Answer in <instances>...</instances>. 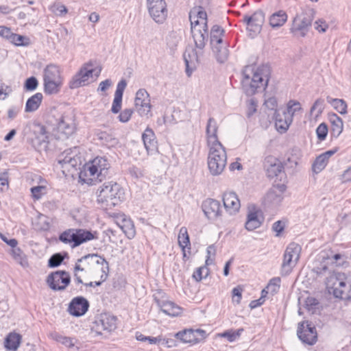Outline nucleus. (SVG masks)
<instances>
[{
	"mask_svg": "<svg viewBox=\"0 0 351 351\" xmlns=\"http://www.w3.org/2000/svg\"><path fill=\"white\" fill-rule=\"evenodd\" d=\"M217 130L218 125L216 120L213 117L209 118L207 122L206 129L207 143L208 146H212L217 143H221L218 141L217 135Z\"/></svg>",
	"mask_w": 351,
	"mask_h": 351,
	"instance_id": "c756f323",
	"label": "nucleus"
},
{
	"mask_svg": "<svg viewBox=\"0 0 351 351\" xmlns=\"http://www.w3.org/2000/svg\"><path fill=\"white\" fill-rule=\"evenodd\" d=\"M144 146L148 154L157 152V141L155 134L152 129L147 128L142 134Z\"/></svg>",
	"mask_w": 351,
	"mask_h": 351,
	"instance_id": "c85d7f7f",
	"label": "nucleus"
},
{
	"mask_svg": "<svg viewBox=\"0 0 351 351\" xmlns=\"http://www.w3.org/2000/svg\"><path fill=\"white\" fill-rule=\"evenodd\" d=\"M64 258L60 253L52 255L49 259V266L50 267H56L59 266L63 261Z\"/></svg>",
	"mask_w": 351,
	"mask_h": 351,
	"instance_id": "6e6d98bb",
	"label": "nucleus"
},
{
	"mask_svg": "<svg viewBox=\"0 0 351 351\" xmlns=\"http://www.w3.org/2000/svg\"><path fill=\"white\" fill-rule=\"evenodd\" d=\"M89 303L86 299L79 296L73 298L69 306V312L72 315L80 317L84 315L88 311Z\"/></svg>",
	"mask_w": 351,
	"mask_h": 351,
	"instance_id": "a878e982",
	"label": "nucleus"
},
{
	"mask_svg": "<svg viewBox=\"0 0 351 351\" xmlns=\"http://www.w3.org/2000/svg\"><path fill=\"white\" fill-rule=\"evenodd\" d=\"M297 335L304 343L308 345H314L317 340L315 328L308 322H302L298 324Z\"/></svg>",
	"mask_w": 351,
	"mask_h": 351,
	"instance_id": "6ab92c4d",
	"label": "nucleus"
},
{
	"mask_svg": "<svg viewBox=\"0 0 351 351\" xmlns=\"http://www.w3.org/2000/svg\"><path fill=\"white\" fill-rule=\"evenodd\" d=\"M30 139L35 149L46 148L49 143V132L45 125L34 123L30 127Z\"/></svg>",
	"mask_w": 351,
	"mask_h": 351,
	"instance_id": "ddd939ff",
	"label": "nucleus"
},
{
	"mask_svg": "<svg viewBox=\"0 0 351 351\" xmlns=\"http://www.w3.org/2000/svg\"><path fill=\"white\" fill-rule=\"evenodd\" d=\"M31 193L34 199H39L47 193V188L43 185L34 186L31 188Z\"/></svg>",
	"mask_w": 351,
	"mask_h": 351,
	"instance_id": "603ef678",
	"label": "nucleus"
},
{
	"mask_svg": "<svg viewBox=\"0 0 351 351\" xmlns=\"http://www.w3.org/2000/svg\"><path fill=\"white\" fill-rule=\"evenodd\" d=\"M133 114V110L131 108H125L119 114L118 119L119 121L122 123H127L130 119L132 115Z\"/></svg>",
	"mask_w": 351,
	"mask_h": 351,
	"instance_id": "13d9d810",
	"label": "nucleus"
},
{
	"mask_svg": "<svg viewBox=\"0 0 351 351\" xmlns=\"http://www.w3.org/2000/svg\"><path fill=\"white\" fill-rule=\"evenodd\" d=\"M285 227V224L282 221H276L272 226V230L276 232V236L279 237Z\"/></svg>",
	"mask_w": 351,
	"mask_h": 351,
	"instance_id": "69168bd1",
	"label": "nucleus"
},
{
	"mask_svg": "<svg viewBox=\"0 0 351 351\" xmlns=\"http://www.w3.org/2000/svg\"><path fill=\"white\" fill-rule=\"evenodd\" d=\"M134 106L140 116L149 117L151 115L152 105L149 95L145 89L141 88L136 92Z\"/></svg>",
	"mask_w": 351,
	"mask_h": 351,
	"instance_id": "4468645a",
	"label": "nucleus"
},
{
	"mask_svg": "<svg viewBox=\"0 0 351 351\" xmlns=\"http://www.w3.org/2000/svg\"><path fill=\"white\" fill-rule=\"evenodd\" d=\"M78 154L79 149L77 147L68 149L58 156V162L62 168L69 171V167L75 168L81 162Z\"/></svg>",
	"mask_w": 351,
	"mask_h": 351,
	"instance_id": "2eb2a0df",
	"label": "nucleus"
},
{
	"mask_svg": "<svg viewBox=\"0 0 351 351\" xmlns=\"http://www.w3.org/2000/svg\"><path fill=\"white\" fill-rule=\"evenodd\" d=\"M70 276L64 271H58L51 274L47 282L50 288L55 291L64 290L70 282Z\"/></svg>",
	"mask_w": 351,
	"mask_h": 351,
	"instance_id": "a211bd4d",
	"label": "nucleus"
},
{
	"mask_svg": "<svg viewBox=\"0 0 351 351\" xmlns=\"http://www.w3.org/2000/svg\"><path fill=\"white\" fill-rule=\"evenodd\" d=\"M38 85V82L35 77H30L27 78L24 84V88L26 90H34Z\"/></svg>",
	"mask_w": 351,
	"mask_h": 351,
	"instance_id": "4d7b16f0",
	"label": "nucleus"
},
{
	"mask_svg": "<svg viewBox=\"0 0 351 351\" xmlns=\"http://www.w3.org/2000/svg\"><path fill=\"white\" fill-rule=\"evenodd\" d=\"M97 202L106 209H110L125 199L124 189L117 182H108L97 191Z\"/></svg>",
	"mask_w": 351,
	"mask_h": 351,
	"instance_id": "20e7f679",
	"label": "nucleus"
},
{
	"mask_svg": "<svg viewBox=\"0 0 351 351\" xmlns=\"http://www.w3.org/2000/svg\"><path fill=\"white\" fill-rule=\"evenodd\" d=\"M12 255L13 258L19 263L23 267L25 268L28 267V261L25 254L23 251L15 247L12 250Z\"/></svg>",
	"mask_w": 351,
	"mask_h": 351,
	"instance_id": "79ce46f5",
	"label": "nucleus"
},
{
	"mask_svg": "<svg viewBox=\"0 0 351 351\" xmlns=\"http://www.w3.org/2000/svg\"><path fill=\"white\" fill-rule=\"evenodd\" d=\"M100 72L101 69L96 71L93 68V64L90 62L84 64L79 71L70 80L69 88L75 89L87 85L89 83L90 78L93 77V73H95L96 77H97Z\"/></svg>",
	"mask_w": 351,
	"mask_h": 351,
	"instance_id": "9b49d317",
	"label": "nucleus"
},
{
	"mask_svg": "<svg viewBox=\"0 0 351 351\" xmlns=\"http://www.w3.org/2000/svg\"><path fill=\"white\" fill-rule=\"evenodd\" d=\"M110 163L103 157H97L86 163L80 173V179L87 184L102 181L108 174Z\"/></svg>",
	"mask_w": 351,
	"mask_h": 351,
	"instance_id": "39448f33",
	"label": "nucleus"
},
{
	"mask_svg": "<svg viewBox=\"0 0 351 351\" xmlns=\"http://www.w3.org/2000/svg\"><path fill=\"white\" fill-rule=\"evenodd\" d=\"M208 275V269L206 266L197 268L193 274V278L197 282L205 278Z\"/></svg>",
	"mask_w": 351,
	"mask_h": 351,
	"instance_id": "3c124183",
	"label": "nucleus"
},
{
	"mask_svg": "<svg viewBox=\"0 0 351 351\" xmlns=\"http://www.w3.org/2000/svg\"><path fill=\"white\" fill-rule=\"evenodd\" d=\"M74 279L77 282V284H83V278L86 279H90V274L88 272L84 271L82 269L77 270L76 269V264L74 267Z\"/></svg>",
	"mask_w": 351,
	"mask_h": 351,
	"instance_id": "09e8293b",
	"label": "nucleus"
},
{
	"mask_svg": "<svg viewBox=\"0 0 351 351\" xmlns=\"http://www.w3.org/2000/svg\"><path fill=\"white\" fill-rule=\"evenodd\" d=\"M193 333L195 339V343L204 340L207 336L206 331L202 329H193Z\"/></svg>",
	"mask_w": 351,
	"mask_h": 351,
	"instance_id": "338daca9",
	"label": "nucleus"
},
{
	"mask_svg": "<svg viewBox=\"0 0 351 351\" xmlns=\"http://www.w3.org/2000/svg\"><path fill=\"white\" fill-rule=\"evenodd\" d=\"M328 127L326 123H322L318 125L316 129V134L319 141H322L325 140L328 134Z\"/></svg>",
	"mask_w": 351,
	"mask_h": 351,
	"instance_id": "5fc2aeb1",
	"label": "nucleus"
},
{
	"mask_svg": "<svg viewBox=\"0 0 351 351\" xmlns=\"http://www.w3.org/2000/svg\"><path fill=\"white\" fill-rule=\"evenodd\" d=\"M224 33V29L217 25H213L210 30V45L217 61L221 63L227 60L229 56L228 44L223 39Z\"/></svg>",
	"mask_w": 351,
	"mask_h": 351,
	"instance_id": "0eeeda50",
	"label": "nucleus"
},
{
	"mask_svg": "<svg viewBox=\"0 0 351 351\" xmlns=\"http://www.w3.org/2000/svg\"><path fill=\"white\" fill-rule=\"evenodd\" d=\"M263 221V217L260 209L254 204H250L247 207V220L245 224V228L252 231L259 228Z\"/></svg>",
	"mask_w": 351,
	"mask_h": 351,
	"instance_id": "412c9836",
	"label": "nucleus"
},
{
	"mask_svg": "<svg viewBox=\"0 0 351 351\" xmlns=\"http://www.w3.org/2000/svg\"><path fill=\"white\" fill-rule=\"evenodd\" d=\"M285 190L284 185L278 186V191L276 189H271L265 196V201L271 205H278L282 200V193Z\"/></svg>",
	"mask_w": 351,
	"mask_h": 351,
	"instance_id": "72a5a7b5",
	"label": "nucleus"
},
{
	"mask_svg": "<svg viewBox=\"0 0 351 351\" xmlns=\"http://www.w3.org/2000/svg\"><path fill=\"white\" fill-rule=\"evenodd\" d=\"M329 120L331 123L330 134L332 136L337 138L343 131V121L336 114H330Z\"/></svg>",
	"mask_w": 351,
	"mask_h": 351,
	"instance_id": "f704fd0d",
	"label": "nucleus"
},
{
	"mask_svg": "<svg viewBox=\"0 0 351 351\" xmlns=\"http://www.w3.org/2000/svg\"><path fill=\"white\" fill-rule=\"evenodd\" d=\"M55 125L57 130L66 138L73 134L75 130L74 117L72 114L61 115Z\"/></svg>",
	"mask_w": 351,
	"mask_h": 351,
	"instance_id": "4be33fe9",
	"label": "nucleus"
},
{
	"mask_svg": "<svg viewBox=\"0 0 351 351\" xmlns=\"http://www.w3.org/2000/svg\"><path fill=\"white\" fill-rule=\"evenodd\" d=\"M302 110L300 103L295 100H290L287 105V110L283 112V114L287 117H291L293 121V116Z\"/></svg>",
	"mask_w": 351,
	"mask_h": 351,
	"instance_id": "a19ab883",
	"label": "nucleus"
},
{
	"mask_svg": "<svg viewBox=\"0 0 351 351\" xmlns=\"http://www.w3.org/2000/svg\"><path fill=\"white\" fill-rule=\"evenodd\" d=\"M94 234L88 230L71 228L64 231L59 236L60 241L69 244L72 247L95 239Z\"/></svg>",
	"mask_w": 351,
	"mask_h": 351,
	"instance_id": "1a4fd4ad",
	"label": "nucleus"
},
{
	"mask_svg": "<svg viewBox=\"0 0 351 351\" xmlns=\"http://www.w3.org/2000/svg\"><path fill=\"white\" fill-rule=\"evenodd\" d=\"M243 331V328H240L237 331L228 330L223 333L219 334V336L221 337H226L230 342L234 341Z\"/></svg>",
	"mask_w": 351,
	"mask_h": 351,
	"instance_id": "8fccbe9b",
	"label": "nucleus"
},
{
	"mask_svg": "<svg viewBox=\"0 0 351 351\" xmlns=\"http://www.w3.org/2000/svg\"><path fill=\"white\" fill-rule=\"evenodd\" d=\"M280 278L278 277L273 278L270 280L269 283L266 287L267 289L270 291L272 294H274L278 292L280 288Z\"/></svg>",
	"mask_w": 351,
	"mask_h": 351,
	"instance_id": "864d4df0",
	"label": "nucleus"
},
{
	"mask_svg": "<svg viewBox=\"0 0 351 351\" xmlns=\"http://www.w3.org/2000/svg\"><path fill=\"white\" fill-rule=\"evenodd\" d=\"M51 10L56 14L62 16L67 13L68 10L65 5L60 3H54L51 7Z\"/></svg>",
	"mask_w": 351,
	"mask_h": 351,
	"instance_id": "bf43d9fd",
	"label": "nucleus"
},
{
	"mask_svg": "<svg viewBox=\"0 0 351 351\" xmlns=\"http://www.w3.org/2000/svg\"><path fill=\"white\" fill-rule=\"evenodd\" d=\"M38 223L40 225L37 226L36 228L39 230H47L49 228V223L47 221V217L41 215L38 217Z\"/></svg>",
	"mask_w": 351,
	"mask_h": 351,
	"instance_id": "0e129e2a",
	"label": "nucleus"
},
{
	"mask_svg": "<svg viewBox=\"0 0 351 351\" xmlns=\"http://www.w3.org/2000/svg\"><path fill=\"white\" fill-rule=\"evenodd\" d=\"M161 311L171 317L178 316L182 313V308L171 301H158Z\"/></svg>",
	"mask_w": 351,
	"mask_h": 351,
	"instance_id": "2f4dec72",
	"label": "nucleus"
},
{
	"mask_svg": "<svg viewBox=\"0 0 351 351\" xmlns=\"http://www.w3.org/2000/svg\"><path fill=\"white\" fill-rule=\"evenodd\" d=\"M275 125L276 130L280 133H285L292 123L291 117H287L283 113L281 114L276 111L274 113Z\"/></svg>",
	"mask_w": 351,
	"mask_h": 351,
	"instance_id": "473e14b6",
	"label": "nucleus"
},
{
	"mask_svg": "<svg viewBox=\"0 0 351 351\" xmlns=\"http://www.w3.org/2000/svg\"><path fill=\"white\" fill-rule=\"evenodd\" d=\"M206 265H210L213 263L214 257L216 254V248L213 245H209L206 249Z\"/></svg>",
	"mask_w": 351,
	"mask_h": 351,
	"instance_id": "052dcab7",
	"label": "nucleus"
},
{
	"mask_svg": "<svg viewBox=\"0 0 351 351\" xmlns=\"http://www.w3.org/2000/svg\"><path fill=\"white\" fill-rule=\"evenodd\" d=\"M95 324L99 333L101 330L111 332L117 328V317L108 314H101Z\"/></svg>",
	"mask_w": 351,
	"mask_h": 351,
	"instance_id": "393cba45",
	"label": "nucleus"
},
{
	"mask_svg": "<svg viewBox=\"0 0 351 351\" xmlns=\"http://www.w3.org/2000/svg\"><path fill=\"white\" fill-rule=\"evenodd\" d=\"M314 28L319 32H324L328 28V24L322 19H318L314 23Z\"/></svg>",
	"mask_w": 351,
	"mask_h": 351,
	"instance_id": "774afa93",
	"label": "nucleus"
},
{
	"mask_svg": "<svg viewBox=\"0 0 351 351\" xmlns=\"http://www.w3.org/2000/svg\"><path fill=\"white\" fill-rule=\"evenodd\" d=\"M178 240L179 245L183 250L185 247L191 245L189 236L186 227H182L180 229Z\"/></svg>",
	"mask_w": 351,
	"mask_h": 351,
	"instance_id": "37998d69",
	"label": "nucleus"
},
{
	"mask_svg": "<svg viewBox=\"0 0 351 351\" xmlns=\"http://www.w3.org/2000/svg\"><path fill=\"white\" fill-rule=\"evenodd\" d=\"M208 167L212 176H219L224 171L227 163V155L221 143L209 146Z\"/></svg>",
	"mask_w": 351,
	"mask_h": 351,
	"instance_id": "423d86ee",
	"label": "nucleus"
},
{
	"mask_svg": "<svg viewBox=\"0 0 351 351\" xmlns=\"http://www.w3.org/2000/svg\"><path fill=\"white\" fill-rule=\"evenodd\" d=\"M21 336L16 333H10L5 340V347L10 350H16L19 346Z\"/></svg>",
	"mask_w": 351,
	"mask_h": 351,
	"instance_id": "ea45409f",
	"label": "nucleus"
},
{
	"mask_svg": "<svg viewBox=\"0 0 351 351\" xmlns=\"http://www.w3.org/2000/svg\"><path fill=\"white\" fill-rule=\"evenodd\" d=\"M328 101L330 103L334 108L340 114H345L347 113L348 106L343 99L328 98Z\"/></svg>",
	"mask_w": 351,
	"mask_h": 351,
	"instance_id": "a18cd8bd",
	"label": "nucleus"
},
{
	"mask_svg": "<svg viewBox=\"0 0 351 351\" xmlns=\"http://www.w3.org/2000/svg\"><path fill=\"white\" fill-rule=\"evenodd\" d=\"M223 203L226 212L230 215H235L239 211L241 203L234 192H225L223 195Z\"/></svg>",
	"mask_w": 351,
	"mask_h": 351,
	"instance_id": "b1692460",
	"label": "nucleus"
},
{
	"mask_svg": "<svg viewBox=\"0 0 351 351\" xmlns=\"http://www.w3.org/2000/svg\"><path fill=\"white\" fill-rule=\"evenodd\" d=\"M326 264L334 267H346L348 265L347 256L343 254H335L326 258Z\"/></svg>",
	"mask_w": 351,
	"mask_h": 351,
	"instance_id": "58836bf2",
	"label": "nucleus"
},
{
	"mask_svg": "<svg viewBox=\"0 0 351 351\" xmlns=\"http://www.w3.org/2000/svg\"><path fill=\"white\" fill-rule=\"evenodd\" d=\"M288 16L284 10H279L272 14L269 18V24L274 27L282 26L287 21Z\"/></svg>",
	"mask_w": 351,
	"mask_h": 351,
	"instance_id": "c9c22d12",
	"label": "nucleus"
},
{
	"mask_svg": "<svg viewBox=\"0 0 351 351\" xmlns=\"http://www.w3.org/2000/svg\"><path fill=\"white\" fill-rule=\"evenodd\" d=\"M109 273V264L105 258L100 256L99 261L93 267L90 273V279L95 280V285L100 286L106 280Z\"/></svg>",
	"mask_w": 351,
	"mask_h": 351,
	"instance_id": "aec40b11",
	"label": "nucleus"
},
{
	"mask_svg": "<svg viewBox=\"0 0 351 351\" xmlns=\"http://www.w3.org/2000/svg\"><path fill=\"white\" fill-rule=\"evenodd\" d=\"M265 167L268 177L273 178L278 176L283 170V165L276 158L268 156L265 159Z\"/></svg>",
	"mask_w": 351,
	"mask_h": 351,
	"instance_id": "cd10ccee",
	"label": "nucleus"
},
{
	"mask_svg": "<svg viewBox=\"0 0 351 351\" xmlns=\"http://www.w3.org/2000/svg\"><path fill=\"white\" fill-rule=\"evenodd\" d=\"M326 287L333 295L344 300H351V276L342 272L329 271Z\"/></svg>",
	"mask_w": 351,
	"mask_h": 351,
	"instance_id": "7ed1b4c3",
	"label": "nucleus"
},
{
	"mask_svg": "<svg viewBox=\"0 0 351 351\" xmlns=\"http://www.w3.org/2000/svg\"><path fill=\"white\" fill-rule=\"evenodd\" d=\"M193 332V329H187L177 332L176 337L184 343H195V339Z\"/></svg>",
	"mask_w": 351,
	"mask_h": 351,
	"instance_id": "c03bdc74",
	"label": "nucleus"
},
{
	"mask_svg": "<svg viewBox=\"0 0 351 351\" xmlns=\"http://www.w3.org/2000/svg\"><path fill=\"white\" fill-rule=\"evenodd\" d=\"M126 86L127 83L125 80H121L117 86L114 98L111 108V111L114 114L118 113L121 108L122 97Z\"/></svg>",
	"mask_w": 351,
	"mask_h": 351,
	"instance_id": "7c9ffc66",
	"label": "nucleus"
},
{
	"mask_svg": "<svg viewBox=\"0 0 351 351\" xmlns=\"http://www.w3.org/2000/svg\"><path fill=\"white\" fill-rule=\"evenodd\" d=\"M117 223L128 239H131L134 237L136 234L135 228L130 219L123 217L121 219V221Z\"/></svg>",
	"mask_w": 351,
	"mask_h": 351,
	"instance_id": "e433bc0d",
	"label": "nucleus"
},
{
	"mask_svg": "<svg viewBox=\"0 0 351 351\" xmlns=\"http://www.w3.org/2000/svg\"><path fill=\"white\" fill-rule=\"evenodd\" d=\"M202 209L204 215L210 220H217L221 218L222 209L218 200L207 199L203 202Z\"/></svg>",
	"mask_w": 351,
	"mask_h": 351,
	"instance_id": "5701e85b",
	"label": "nucleus"
},
{
	"mask_svg": "<svg viewBox=\"0 0 351 351\" xmlns=\"http://www.w3.org/2000/svg\"><path fill=\"white\" fill-rule=\"evenodd\" d=\"M243 21L247 25V29L252 36L260 33L265 21V14L261 10H256L252 16L245 15Z\"/></svg>",
	"mask_w": 351,
	"mask_h": 351,
	"instance_id": "dca6fc26",
	"label": "nucleus"
},
{
	"mask_svg": "<svg viewBox=\"0 0 351 351\" xmlns=\"http://www.w3.org/2000/svg\"><path fill=\"white\" fill-rule=\"evenodd\" d=\"M241 86L243 92L248 96L254 95L259 89L265 88L268 82L263 69L254 65H247L242 71Z\"/></svg>",
	"mask_w": 351,
	"mask_h": 351,
	"instance_id": "f03ea898",
	"label": "nucleus"
},
{
	"mask_svg": "<svg viewBox=\"0 0 351 351\" xmlns=\"http://www.w3.org/2000/svg\"><path fill=\"white\" fill-rule=\"evenodd\" d=\"M10 43L16 46H27L29 44V38L14 33Z\"/></svg>",
	"mask_w": 351,
	"mask_h": 351,
	"instance_id": "de8ad7c7",
	"label": "nucleus"
},
{
	"mask_svg": "<svg viewBox=\"0 0 351 351\" xmlns=\"http://www.w3.org/2000/svg\"><path fill=\"white\" fill-rule=\"evenodd\" d=\"M44 90L46 94H57L62 85L60 69L56 64H49L44 69Z\"/></svg>",
	"mask_w": 351,
	"mask_h": 351,
	"instance_id": "6e6552de",
	"label": "nucleus"
},
{
	"mask_svg": "<svg viewBox=\"0 0 351 351\" xmlns=\"http://www.w3.org/2000/svg\"><path fill=\"white\" fill-rule=\"evenodd\" d=\"M43 100V95L40 93H37L29 97L25 104V110L27 112H32L36 111L40 106Z\"/></svg>",
	"mask_w": 351,
	"mask_h": 351,
	"instance_id": "4c0bfd02",
	"label": "nucleus"
},
{
	"mask_svg": "<svg viewBox=\"0 0 351 351\" xmlns=\"http://www.w3.org/2000/svg\"><path fill=\"white\" fill-rule=\"evenodd\" d=\"M13 35H14V33L12 32L10 28L3 26V25L0 26V36L1 37L5 38V40H7L10 42L12 37L13 36Z\"/></svg>",
	"mask_w": 351,
	"mask_h": 351,
	"instance_id": "680f3d73",
	"label": "nucleus"
},
{
	"mask_svg": "<svg viewBox=\"0 0 351 351\" xmlns=\"http://www.w3.org/2000/svg\"><path fill=\"white\" fill-rule=\"evenodd\" d=\"M150 16L158 23H162L166 19L167 10L165 0H147Z\"/></svg>",
	"mask_w": 351,
	"mask_h": 351,
	"instance_id": "f3484780",
	"label": "nucleus"
},
{
	"mask_svg": "<svg viewBox=\"0 0 351 351\" xmlns=\"http://www.w3.org/2000/svg\"><path fill=\"white\" fill-rule=\"evenodd\" d=\"M243 289L238 286L232 289V302L239 304L242 298Z\"/></svg>",
	"mask_w": 351,
	"mask_h": 351,
	"instance_id": "e2e57ef3",
	"label": "nucleus"
},
{
	"mask_svg": "<svg viewBox=\"0 0 351 351\" xmlns=\"http://www.w3.org/2000/svg\"><path fill=\"white\" fill-rule=\"evenodd\" d=\"M191 30L195 48L189 47L184 53L186 72L188 76L199 62V56L202 55L203 49L208 39L207 14L201 6L194 7L189 12Z\"/></svg>",
	"mask_w": 351,
	"mask_h": 351,
	"instance_id": "f257e3e1",
	"label": "nucleus"
},
{
	"mask_svg": "<svg viewBox=\"0 0 351 351\" xmlns=\"http://www.w3.org/2000/svg\"><path fill=\"white\" fill-rule=\"evenodd\" d=\"M99 260L100 256L97 254H91L85 255L77 261L76 269L77 270L82 269L84 271L90 274L93 267Z\"/></svg>",
	"mask_w": 351,
	"mask_h": 351,
	"instance_id": "bb28decb",
	"label": "nucleus"
},
{
	"mask_svg": "<svg viewBox=\"0 0 351 351\" xmlns=\"http://www.w3.org/2000/svg\"><path fill=\"white\" fill-rule=\"evenodd\" d=\"M301 252V247L295 243H291L286 248L281 265V274L287 276L298 263Z\"/></svg>",
	"mask_w": 351,
	"mask_h": 351,
	"instance_id": "f8f14e48",
	"label": "nucleus"
},
{
	"mask_svg": "<svg viewBox=\"0 0 351 351\" xmlns=\"http://www.w3.org/2000/svg\"><path fill=\"white\" fill-rule=\"evenodd\" d=\"M313 11L311 9L302 10L296 14L292 23L291 32L304 37L308 31L313 20Z\"/></svg>",
	"mask_w": 351,
	"mask_h": 351,
	"instance_id": "9d476101",
	"label": "nucleus"
},
{
	"mask_svg": "<svg viewBox=\"0 0 351 351\" xmlns=\"http://www.w3.org/2000/svg\"><path fill=\"white\" fill-rule=\"evenodd\" d=\"M328 160L322 154L317 156L313 164V171L315 173L322 171L327 165Z\"/></svg>",
	"mask_w": 351,
	"mask_h": 351,
	"instance_id": "49530a36",
	"label": "nucleus"
}]
</instances>
